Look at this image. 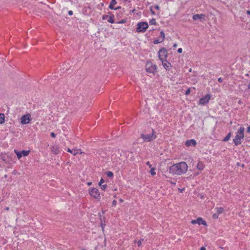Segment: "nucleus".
Listing matches in <instances>:
<instances>
[{
    "label": "nucleus",
    "instance_id": "obj_47",
    "mask_svg": "<svg viewBox=\"0 0 250 250\" xmlns=\"http://www.w3.org/2000/svg\"><path fill=\"white\" fill-rule=\"evenodd\" d=\"M177 44H176V43H174V44H173V47H174V48H175V47H177Z\"/></svg>",
    "mask_w": 250,
    "mask_h": 250
},
{
    "label": "nucleus",
    "instance_id": "obj_10",
    "mask_svg": "<svg viewBox=\"0 0 250 250\" xmlns=\"http://www.w3.org/2000/svg\"><path fill=\"white\" fill-rule=\"evenodd\" d=\"M244 128L243 127H241L239 129V130L237 131V134L235 136V138H237V139H242L244 138Z\"/></svg>",
    "mask_w": 250,
    "mask_h": 250
},
{
    "label": "nucleus",
    "instance_id": "obj_39",
    "mask_svg": "<svg viewBox=\"0 0 250 250\" xmlns=\"http://www.w3.org/2000/svg\"><path fill=\"white\" fill-rule=\"evenodd\" d=\"M107 18H108V16H107V15H104V16L103 17V20H105V19H106Z\"/></svg>",
    "mask_w": 250,
    "mask_h": 250
},
{
    "label": "nucleus",
    "instance_id": "obj_55",
    "mask_svg": "<svg viewBox=\"0 0 250 250\" xmlns=\"http://www.w3.org/2000/svg\"><path fill=\"white\" fill-rule=\"evenodd\" d=\"M170 183L172 184H173V185H175V183H173L172 182H170Z\"/></svg>",
    "mask_w": 250,
    "mask_h": 250
},
{
    "label": "nucleus",
    "instance_id": "obj_61",
    "mask_svg": "<svg viewBox=\"0 0 250 250\" xmlns=\"http://www.w3.org/2000/svg\"><path fill=\"white\" fill-rule=\"evenodd\" d=\"M83 250H85L83 249Z\"/></svg>",
    "mask_w": 250,
    "mask_h": 250
},
{
    "label": "nucleus",
    "instance_id": "obj_37",
    "mask_svg": "<svg viewBox=\"0 0 250 250\" xmlns=\"http://www.w3.org/2000/svg\"><path fill=\"white\" fill-rule=\"evenodd\" d=\"M50 135L52 138H55L56 137V135L54 132H51Z\"/></svg>",
    "mask_w": 250,
    "mask_h": 250
},
{
    "label": "nucleus",
    "instance_id": "obj_14",
    "mask_svg": "<svg viewBox=\"0 0 250 250\" xmlns=\"http://www.w3.org/2000/svg\"><path fill=\"white\" fill-rule=\"evenodd\" d=\"M67 151L73 154L74 156L76 155L78 153H80V154H82L83 153L81 149L71 150L70 148H68Z\"/></svg>",
    "mask_w": 250,
    "mask_h": 250
},
{
    "label": "nucleus",
    "instance_id": "obj_21",
    "mask_svg": "<svg viewBox=\"0 0 250 250\" xmlns=\"http://www.w3.org/2000/svg\"><path fill=\"white\" fill-rule=\"evenodd\" d=\"M241 140L239 139H237V138H235L233 139V142L236 146H237L241 143V142L240 141Z\"/></svg>",
    "mask_w": 250,
    "mask_h": 250
},
{
    "label": "nucleus",
    "instance_id": "obj_12",
    "mask_svg": "<svg viewBox=\"0 0 250 250\" xmlns=\"http://www.w3.org/2000/svg\"><path fill=\"white\" fill-rule=\"evenodd\" d=\"M205 15L204 14H195L193 16V19L194 21H196L198 19H205Z\"/></svg>",
    "mask_w": 250,
    "mask_h": 250
},
{
    "label": "nucleus",
    "instance_id": "obj_41",
    "mask_svg": "<svg viewBox=\"0 0 250 250\" xmlns=\"http://www.w3.org/2000/svg\"><path fill=\"white\" fill-rule=\"evenodd\" d=\"M218 81L219 82V83H222V79L221 78H218Z\"/></svg>",
    "mask_w": 250,
    "mask_h": 250
},
{
    "label": "nucleus",
    "instance_id": "obj_59",
    "mask_svg": "<svg viewBox=\"0 0 250 250\" xmlns=\"http://www.w3.org/2000/svg\"><path fill=\"white\" fill-rule=\"evenodd\" d=\"M114 198H117L116 195H114Z\"/></svg>",
    "mask_w": 250,
    "mask_h": 250
},
{
    "label": "nucleus",
    "instance_id": "obj_1",
    "mask_svg": "<svg viewBox=\"0 0 250 250\" xmlns=\"http://www.w3.org/2000/svg\"><path fill=\"white\" fill-rule=\"evenodd\" d=\"M188 166L186 162H182L173 165L169 168V172L173 175H181L188 170Z\"/></svg>",
    "mask_w": 250,
    "mask_h": 250
},
{
    "label": "nucleus",
    "instance_id": "obj_16",
    "mask_svg": "<svg viewBox=\"0 0 250 250\" xmlns=\"http://www.w3.org/2000/svg\"><path fill=\"white\" fill-rule=\"evenodd\" d=\"M51 152L55 154H57L59 152V147L56 146H53L51 147Z\"/></svg>",
    "mask_w": 250,
    "mask_h": 250
},
{
    "label": "nucleus",
    "instance_id": "obj_22",
    "mask_svg": "<svg viewBox=\"0 0 250 250\" xmlns=\"http://www.w3.org/2000/svg\"><path fill=\"white\" fill-rule=\"evenodd\" d=\"M230 136H231V133L229 132V133L228 134V135L224 138V139H223V141L224 142H227L228 141H229L230 138Z\"/></svg>",
    "mask_w": 250,
    "mask_h": 250
},
{
    "label": "nucleus",
    "instance_id": "obj_31",
    "mask_svg": "<svg viewBox=\"0 0 250 250\" xmlns=\"http://www.w3.org/2000/svg\"><path fill=\"white\" fill-rule=\"evenodd\" d=\"M101 187V189L103 190H104L106 187H107V185L106 184L105 185H102L101 186H100Z\"/></svg>",
    "mask_w": 250,
    "mask_h": 250
},
{
    "label": "nucleus",
    "instance_id": "obj_15",
    "mask_svg": "<svg viewBox=\"0 0 250 250\" xmlns=\"http://www.w3.org/2000/svg\"><path fill=\"white\" fill-rule=\"evenodd\" d=\"M161 61L162 62V64H163V66L167 70L169 68V67L171 66V64L169 62L167 61L166 60L164 61V60Z\"/></svg>",
    "mask_w": 250,
    "mask_h": 250
},
{
    "label": "nucleus",
    "instance_id": "obj_54",
    "mask_svg": "<svg viewBox=\"0 0 250 250\" xmlns=\"http://www.w3.org/2000/svg\"><path fill=\"white\" fill-rule=\"evenodd\" d=\"M120 22L121 23H124L125 21L124 20H122Z\"/></svg>",
    "mask_w": 250,
    "mask_h": 250
},
{
    "label": "nucleus",
    "instance_id": "obj_32",
    "mask_svg": "<svg viewBox=\"0 0 250 250\" xmlns=\"http://www.w3.org/2000/svg\"><path fill=\"white\" fill-rule=\"evenodd\" d=\"M104 182V180L103 178H101L100 182L99 183V185L101 186L102 185V184H103Z\"/></svg>",
    "mask_w": 250,
    "mask_h": 250
},
{
    "label": "nucleus",
    "instance_id": "obj_57",
    "mask_svg": "<svg viewBox=\"0 0 250 250\" xmlns=\"http://www.w3.org/2000/svg\"><path fill=\"white\" fill-rule=\"evenodd\" d=\"M179 190H180V191H181V192H182L183 189H180V188H179Z\"/></svg>",
    "mask_w": 250,
    "mask_h": 250
},
{
    "label": "nucleus",
    "instance_id": "obj_4",
    "mask_svg": "<svg viewBox=\"0 0 250 250\" xmlns=\"http://www.w3.org/2000/svg\"><path fill=\"white\" fill-rule=\"evenodd\" d=\"M148 25L146 22H139L137 24V27L136 31L137 32H144L146 31V29L148 28Z\"/></svg>",
    "mask_w": 250,
    "mask_h": 250
},
{
    "label": "nucleus",
    "instance_id": "obj_17",
    "mask_svg": "<svg viewBox=\"0 0 250 250\" xmlns=\"http://www.w3.org/2000/svg\"><path fill=\"white\" fill-rule=\"evenodd\" d=\"M196 167L198 170H202L204 168L205 166L201 162H199L197 164Z\"/></svg>",
    "mask_w": 250,
    "mask_h": 250
},
{
    "label": "nucleus",
    "instance_id": "obj_30",
    "mask_svg": "<svg viewBox=\"0 0 250 250\" xmlns=\"http://www.w3.org/2000/svg\"><path fill=\"white\" fill-rule=\"evenodd\" d=\"M219 214L216 212L214 213L212 215V217L213 219H217L218 218Z\"/></svg>",
    "mask_w": 250,
    "mask_h": 250
},
{
    "label": "nucleus",
    "instance_id": "obj_50",
    "mask_svg": "<svg viewBox=\"0 0 250 250\" xmlns=\"http://www.w3.org/2000/svg\"><path fill=\"white\" fill-rule=\"evenodd\" d=\"M247 13L249 15H250V10H247Z\"/></svg>",
    "mask_w": 250,
    "mask_h": 250
},
{
    "label": "nucleus",
    "instance_id": "obj_18",
    "mask_svg": "<svg viewBox=\"0 0 250 250\" xmlns=\"http://www.w3.org/2000/svg\"><path fill=\"white\" fill-rule=\"evenodd\" d=\"M5 122V116L3 113H0V124H3Z\"/></svg>",
    "mask_w": 250,
    "mask_h": 250
},
{
    "label": "nucleus",
    "instance_id": "obj_45",
    "mask_svg": "<svg viewBox=\"0 0 250 250\" xmlns=\"http://www.w3.org/2000/svg\"><path fill=\"white\" fill-rule=\"evenodd\" d=\"M200 250H206V248L204 247L201 248Z\"/></svg>",
    "mask_w": 250,
    "mask_h": 250
},
{
    "label": "nucleus",
    "instance_id": "obj_35",
    "mask_svg": "<svg viewBox=\"0 0 250 250\" xmlns=\"http://www.w3.org/2000/svg\"><path fill=\"white\" fill-rule=\"evenodd\" d=\"M101 226L103 231H104V228L105 226V224H103V223H101Z\"/></svg>",
    "mask_w": 250,
    "mask_h": 250
},
{
    "label": "nucleus",
    "instance_id": "obj_20",
    "mask_svg": "<svg viewBox=\"0 0 250 250\" xmlns=\"http://www.w3.org/2000/svg\"><path fill=\"white\" fill-rule=\"evenodd\" d=\"M116 4V0H112L110 3L109 6V8L111 9H114L113 5H115Z\"/></svg>",
    "mask_w": 250,
    "mask_h": 250
},
{
    "label": "nucleus",
    "instance_id": "obj_6",
    "mask_svg": "<svg viewBox=\"0 0 250 250\" xmlns=\"http://www.w3.org/2000/svg\"><path fill=\"white\" fill-rule=\"evenodd\" d=\"M146 69L147 72L154 73L156 69V66L151 62H147L146 65Z\"/></svg>",
    "mask_w": 250,
    "mask_h": 250
},
{
    "label": "nucleus",
    "instance_id": "obj_38",
    "mask_svg": "<svg viewBox=\"0 0 250 250\" xmlns=\"http://www.w3.org/2000/svg\"><path fill=\"white\" fill-rule=\"evenodd\" d=\"M182 48H179L178 50H177V52L179 53H181L182 52Z\"/></svg>",
    "mask_w": 250,
    "mask_h": 250
},
{
    "label": "nucleus",
    "instance_id": "obj_23",
    "mask_svg": "<svg viewBox=\"0 0 250 250\" xmlns=\"http://www.w3.org/2000/svg\"><path fill=\"white\" fill-rule=\"evenodd\" d=\"M106 174L108 177L111 178L113 176V173L111 171H107L106 172Z\"/></svg>",
    "mask_w": 250,
    "mask_h": 250
},
{
    "label": "nucleus",
    "instance_id": "obj_34",
    "mask_svg": "<svg viewBox=\"0 0 250 250\" xmlns=\"http://www.w3.org/2000/svg\"><path fill=\"white\" fill-rule=\"evenodd\" d=\"M116 204H117V201L116 200H114L112 201V206L115 207L116 205Z\"/></svg>",
    "mask_w": 250,
    "mask_h": 250
},
{
    "label": "nucleus",
    "instance_id": "obj_49",
    "mask_svg": "<svg viewBox=\"0 0 250 250\" xmlns=\"http://www.w3.org/2000/svg\"><path fill=\"white\" fill-rule=\"evenodd\" d=\"M87 184L88 186H90L92 184V183L91 182H88L87 183Z\"/></svg>",
    "mask_w": 250,
    "mask_h": 250
},
{
    "label": "nucleus",
    "instance_id": "obj_43",
    "mask_svg": "<svg viewBox=\"0 0 250 250\" xmlns=\"http://www.w3.org/2000/svg\"><path fill=\"white\" fill-rule=\"evenodd\" d=\"M247 132L250 133V126H249L247 128Z\"/></svg>",
    "mask_w": 250,
    "mask_h": 250
},
{
    "label": "nucleus",
    "instance_id": "obj_44",
    "mask_svg": "<svg viewBox=\"0 0 250 250\" xmlns=\"http://www.w3.org/2000/svg\"><path fill=\"white\" fill-rule=\"evenodd\" d=\"M155 8L157 9V10H159L160 9V7L158 6V5H156Z\"/></svg>",
    "mask_w": 250,
    "mask_h": 250
},
{
    "label": "nucleus",
    "instance_id": "obj_33",
    "mask_svg": "<svg viewBox=\"0 0 250 250\" xmlns=\"http://www.w3.org/2000/svg\"><path fill=\"white\" fill-rule=\"evenodd\" d=\"M190 91H190V88H188L187 90V91H186L185 94H186V95H188V94L190 93Z\"/></svg>",
    "mask_w": 250,
    "mask_h": 250
},
{
    "label": "nucleus",
    "instance_id": "obj_5",
    "mask_svg": "<svg viewBox=\"0 0 250 250\" xmlns=\"http://www.w3.org/2000/svg\"><path fill=\"white\" fill-rule=\"evenodd\" d=\"M31 116L30 114L27 113L23 115L21 118V124L22 125H26L29 124L31 121Z\"/></svg>",
    "mask_w": 250,
    "mask_h": 250
},
{
    "label": "nucleus",
    "instance_id": "obj_27",
    "mask_svg": "<svg viewBox=\"0 0 250 250\" xmlns=\"http://www.w3.org/2000/svg\"><path fill=\"white\" fill-rule=\"evenodd\" d=\"M155 168L154 167L151 168L150 169V173L152 175H155L156 174V172H155Z\"/></svg>",
    "mask_w": 250,
    "mask_h": 250
},
{
    "label": "nucleus",
    "instance_id": "obj_24",
    "mask_svg": "<svg viewBox=\"0 0 250 250\" xmlns=\"http://www.w3.org/2000/svg\"><path fill=\"white\" fill-rule=\"evenodd\" d=\"M160 38L162 41H164L165 38V35L164 32L162 31L160 32Z\"/></svg>",
    "mask_w": 250,
    "mask_h": 250
},
{
    "label": "nucleus",
    "instance_id": "obj_8",
    "mask_svg": "<svg viewBox=\"0 0 250 250\" xmlns=\"http://www.w3.org/2000/svg\"><path fill=\"white\" fill-rule=\"evenodd\" d=\"M167 50L165 48H163L159 50V58L161 61H163L166 59L167 57Z\"/></svg>",
    "mask_w": 250,
    "mask_h": 250
},
{
    "label": "nucleus",
    "instance_id": "obj_56",
    "mask_svg": "<svg viewBox=\"0 0 250 250\" xmlns=\"http://www.w3.org/2000/svg\"><path fill=\"white\" fill-rule=\"evenodd\" d=\"M6 210H9V208L8 207H7L6 208H5Z\"/></svg>",
    "mask_w": 250,
    "mask_h": 250
},
{
    "label": "nucleus",
    "instance_id": "obj_51",
    "mask_svg": "<svg viewBox=\"0 0 250 250\" xmlns=\"http://www.w3.org/2000/svg\"><path fill=\"white\" fill-rule=\"evenodd\" d=\"M120 8H121V7H117V8H114V9H113L117 10V9H120Z\"/></svg>",
    "mask_w": 250,
    "mask_h": 250
},
{
    "label": "nucleus",
    "instance_id": "obj_29",
    "mask_svg": "<svg viewBox=\"0 0 250 250\" xmlns=\"http://www.w3.org/2000/svg\"><path fill=\"white\" fill-rule=\"evenodd\" d=\"M162 42H163V41H162V40H160V39L156 40L154 41V44H157V43Z\"/></svg>",
    "mask_w": 250,
    "mask_h": 250
},
{
    "label": "nucleus",
    "instance_id": "obj_46",
    "mask_svg": "<svg viewBox=\"0 0 250 250\" xmlns=\"http://www.w3.org/2000/svg\"><path fill=\"white\" fill-rule=\"evenodd\" d=\"M1 159L3 161H5V159L4 158V156H2L1 157Z\"/></svg>",
    "mask_w": 250,
    "mask_h": 250
},
{
    "label": "nucleus",
    "instance_id": "obj_7",
    "mask_svg": "<svg viewBox=\"0 0 250 250\" xmlns=\"http://www.w3.org/2000/svg\"><path fill=\"white\" fill-rule=\"evenodd\" d=\"M14 152L16 154L18 159H20L22 156H27L29 155L30 150H22L18 151L17 149L14 150Z\"/></svg>",
    "mask_w": 250,
    "mask_h": 250
},
{
    "label": "nucleus",
    "instance_id": "obj_40",
    "mask_svg": "<svg viewBox=\"0 0 250 250\" xmlns=\"http://www.w3.org/2000/svg\"><path fill=\"white\" fill-rule=\"evenodd\" d=\"M150 11H151V13L153 15H154V14H155V12H154V11L152 10V7H151V8H150Z\"/></svg>",
    "mask_w": 250,
    "mask_h": 250
},
{
    "label": "nucleus",
    "instance_id": "obj_9",
    "mask_svg": "<svg viewBox=\"0 0 250 250\" xmlns=\"http://www.w3.org/2000/svg\"><path fill=\"white\" fill-rule=\"evenodd\" d=\"M191 223L193 225L198 224L199 225L202 224L205 226H207L206 222L201 217H198L197 219L191 220Z\"/></svg>",
    "mask_w": 250,
    "mask_h": 250
},
{
    "label": "nucleus",
    "instance_id": "obj_25",
    "mask_svg": "<svg viewBox=\"0 0 250 250\" xmlns=\"http://www.w3.org/2000/svg\"><path fill=\"white\" fill-rule=\"evenodd\" d=\"M107 21H108V22L111 23H114V20L113 17L112 16H110L109 17H108V19Z\"/></svg>",
    "mask_w": 250,
    "mask_h": 250
},
{
    "label": "nucleus",
    "instance_id": "obj_42",
    "mask_svg": "<svg viewBox=\"0 0 250 250\" xmlns=\"http://www.w3.org/2000/svg\"><path fill=\"white\" fill-rule=\"evenodd\" d=\"M68 14H69V15H72L73 14V12H72V11H71V10H70V11H68Z\"/></svg>",
    "mask_w": 250,
    "mask_h": 250
},
{
    "label": "nucleus",
    "instance_id": "obj_19",
    "mask_svg": "<svg viewBox=\"0 0 250 250\" xmlns=\"http://www.w3.org/2000/svg\"><path fill=\"white\" fill-rule=\"evenodd\" d=\"M215 209L218 214H222L224 212V209L223 208H216Z\"/></svg>",
    "mask_w": 250,
    "mask_h": 250
},
{
    "label": "nucleus",
    "instance_id": "obj_2",
    "mask_svg": "<svg viewBox=\"0 0 250 250\" xmlns=\"http://www.w3.org/2000/svg\"><path fill=\"white\" fill-rule=\"evenodd\" d=\"M157 137L156 134L153 129H152V132L149 134H145L144 133H142L141 134V138H142L144 142H151L154 139H155Z\"/></svg>",
    "mask_w": 250,
    "mask_h": 250
},
{
    "label": "nucleus",
    "instance_id": "obj_36",
    "mask_svg": "<svg viewBox=\"0 0 250 250\" xmlns=\"http://www.w3.org/2000/svg\"><path fill=\"white\" fill-rule=\"evenodd\" d=\"M146 164L150 167V168H152V165L150 164L149 162H147Z\"/></svg>",
    "mask_w": 250,
    "mask_h": 250
},
{
    "label": "nucleus",
    "instance_id": "obj_60",
    "mask_svg": "<svg viewBox=\"0 0 250 250\" xmlns=\"http://www.w3.org/2000/svg\"><path fill=\"white\" fill-rule=\"evenodd\" d=\"M124 1H128V0H124Z\"/></svg>",
    "mask_w": 250,
    "mask_h": 250
},
{
    "label": "nucleus",
    "instance_id": "obj_52",
    "mask_svg": "<svg viewBox=\"0 0 250 250\" xmlns=\"http://www.w3.org/2000/svg\"><path fill=\"white\" fill-rule=\"evenodd\" d=\"M248 88H249V89H250V83H249V85H248Z\"/></svg>",
    "mask_w": 250,
    "mask_h": 250
},
{
    "label": "nucleus",
    "instance_id": "obj_58",
    "mask_svg": "<svg viewBox=\"0 0 250 250\" xmlns=\"http://www.w3.org/2000/svg\"><path fill=\"white\" fill-rule=\"evenodd\" d=\"M179 190H180V191H181V192H182L183 189H180V188H179Z\"/></svg>",
    "mask_w": 250,
    "mask_h": 250
},
{
    "label": "nucleus",
    "instance_id": "obj_53",
    "mask_svg": "<svg viewBox=\"0 0 250 250\" xmlns=\"http://www.w3.org/2000/svg\"><path fill=\"white\" fill-rule=\"evenodd\" d=\"M164 176H166V178H168V176L167 175V174H166V173H165V174H164Z\"/></svg>",
    "mask_w": 250,
    "mask_h": 250
},
{
    "label": "nucleus",
    "instance_id": "obj_48",
    "mask_svg": "<svg viewBox=\"0 0 250 250\" xmlns=\"http://www.w3.org/2000/svg\"><path fill=\"white\" fill-rule=\"evenodd\" d=\"M119 201H120L121 203H123V202H124V200H123V199H121H121H120Z\"/></svg>",
    "mask_w": 250,
    "mask_h": 250
},
{
    "label": "nucleus",
    "instance_id": "obj_13",
    "mask_svg": "<svg viewBox=\"0 0 250 250\" xmlns=\"http://www.w3.org/2000/svg\"><path fill=\"white\" fill-rule=\"evenodd\" d=\"M196 144V142L195 140L191 139L190 140H188L186 142L185 145L187 146H195Z\"/></svg>",
    "mask_w": 250,
    "mask_h": 250
},
{
    "label": "nucleus",
    "instance_id": "obj_11",
    "mask_svg": "<svg viewBox=\"0 0 250 250\" xmlns=\"http://www.w3.org/2000/svg\"><path fill=\"white\" fill-rule=\"evenodd\" d=\"M210 99V96L209 94L206 95L204 97L200 99L199 104H205L208 103Z\"/></svg>",
    "mask_w": 250,
    "mask_h": 250
},
{
    "label": "nucleus",
    "instance_id": "obj_26",
    "mask_svg": "<svg viewBox=\"0 0 250 250\" xmlns=\"http://www.w3.org/2000/svg\"><path fill=\"white\" fill-rule=\"evenodd\" d=\"M149 23L151 25H156V21L155 19H151Z\"/></svg>",
    "mask_w": 250,
    "mask_h": 250
},
{
    "label": "nucleus",
    "instance_id": "obj_3",
    "mask_svg": "<svg viewBox=\"0 0 250 250\" xmlns=\"http://www.w3.org/2000/svg\"><path fill=\"white\" fill-rule=\"evenodd\" d=\"M89 193L93 198L97 199L98 201L100 200V194L98 189L96 188H90L89 189Z\"/></svg>",
    "mask_w": 250,
    "mask_h": 250
},
{
    "label": "nucleus",
    "instance_id": "obj_28",
    "mask_svg": "<svg viewBox=\"0 0 250 250\" xmlns=\"http://www.w3.org/2000/svg\"><path fill=\"white\" fill-rule=\"evenodd\" d=\"M144 241V239H141L137 242V245L138 247H141L142 245V242Z\"/></svg>",
    "mask_w": 250,
    "mask_h": 250
}]
</instances>
